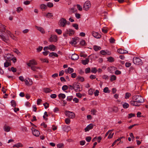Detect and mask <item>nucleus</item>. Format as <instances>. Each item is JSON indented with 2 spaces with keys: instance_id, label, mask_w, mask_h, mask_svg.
I'll list each match as a JSON object with an SVG mask.
<instances>
[{
  "instance_id": "60",
  "label": "nucleus",
  "mask_w": 148,
  "mask_h": 148,
  "mask_svg": "<svg viewBox=\"0 0 148 148\" xmlns=\"http://www.w3.org/2000/svg\"><path fill=\"white\" fill-rule=\"evenodd\" d=\"M91 138L90 136H88L86 138V140L88 142H89L91 140Z\"/></svg>"
},
{
  "instance_id": "55",
  "label": "nucleus",
  "mask_w": 148,
  "mask_h": 148,
  "mask_svg": "<svg viewBox=\"0 0 148 148\" xmlns=\"http://www.w3.org/2000/svg\"><path fill=\"white\" fill-rule=\"evenodd\" d=\"M102 31L104 33H107L108 32V30L106 28H103L102 29Z\"/></svg>"
},
{
  "instance_id": "53",
  "label": "nucleus",
  "mask_w": 148,
  "mask_h": 148,
  "mask_svg": "<svg viewBox=\"0 0 148 148\" xmlns=\"http://www.w3.org/2000/svg\"><path fill=\"white\" fill-rule=\"evenodd\" d=\"M108 61L109 62H112L114 61V59L112 57H109L108 58Z\"/></svg>"
},
{
  "instance_id": "2",
  "label": "nucleus",
  "mask_w": 148,
  "mask_h": 148,
  "mask_svg": "<svg viewBox=\"0 0 148 148\" xmlns=\"http://www.w3.org/2000/svg\"><path fill=\"white\" fill-rule=\"evenodd\" d=\"M133 61L134 64L137 65H142L143 63L142 60L138 57H134Z\"/></svg>"
},
{
  "instance_id": "51",
  "label": "nucleus",
  "mask_w": 148,
  "mask_h": 148,
  "mask_svg": "<svg viewBox=\"0 0 148 148\" xmlns=\"http://www.w3.org/2000/svg\"><path fill=\"white\" fill-rule=\"evenodd\" d=\"M88 93L89 95H92L93 93V90L92 89H90L88 91Z\"/></svg>"
},
{
  "instance_id": "45",
  "label": "nucleus",
  "mask_w": 148,
  "mask_h": 148,
  "mask_svg": "<svg viewBox=\"0 0 148 148\" xmlns=\"http://www.w3.org/2000/svg\"><path fill=\"white\" fill-rule=\"evenodd\" d=\"M43 47L42 46H39L38 48H37L36 50L38 52L40 51L42 49Z\"/></svg>"
},
{
  "instance_id": "54",
  "label": "nucleus",
  "mask_w": 148,
  "mask_h": 148,
  "mask_svg": "<svg viewBox=\"0 0 148 148\" xmlns=\"http://www.w3.org/2000/svg\"><path fill=\"white\" fill-rule=\"evenodd\" d=\"M73 98V97L72 96H68L67 98V100L68 101H70L72 100Z\"/></svg>"
},
{
  "instance_id": "15",
  "label": "nucleus",
  "mask_w": 148,
  "mask_h": 148,
  "mask_svg": "<svg viewBox=\"0 0 148 148\" xmlns=\"http://www.w3.org/2000/svg\"><path fill=\"white\" fill-rule=\"evenodd\" d=\"M117 52L120 54H124L127 53L128 51L126 50H124L121 49H118Z\"/></svg>"
},
{
  "instance_id": "25",
  "label": "nucleus",
  "mask_w": 148,
  "mask_h": 148,
  "mask_svg": "<svg viewBox=\"0 0 148 148\" xmlns=\"http://www.w3.org/2000/svg\"><path fill=\"white\" fill-rule=\"evenodd\" d=\"M5 59L8 60H10L12 59V56L10 54H7L5 57Z\"/></svg>"
},
{
  "instance_id": "30",
  "label": "nucleus",
  "mask_w": 148,
  "mask_h": 148,
  "mask_svg": "<svg viewBox=\"0 0 148 148\" xmlns=\"http://www.w3.org/2000/svg\"><path fill=\"white\" fill-rule=\"evenodd\" d=\"M123 106L124 108H128L129 104L127 103H125L123 104Z\"/></svg>"
},
{
  "instance_id": "46",
  "label": "nucleus",
  "mask_w": 148,
  "mask_h": 148,
  "mask_svg": "<svg viewBox=\"0 0 148 148\" xmlns=\"http://www.w3.org/2000/svg\"><path fill=\"white\" fill-rule=\"evenodd\" d=\"M112 131L110 133H109V135L108 137V138L109 139H110V138H112L113 136L114 133H112Z\"/></svg>"
},
{
  "instance_id": "59",
  "label": "nucleus",
  "mask_w": 148,
  "mask_h": 148,
  "mask_svg": "<svg viewBox=\"0 0 148 148\" xmlns=\"http://www.w3.org/2000/svg\"><path fill=\"white\" fill-rule=\"evenodd\" d=\"M80 14L79 13H76L75 14V17L77 19H79L80 18Z\"/></svg>"
},
{
  "instance_id": "27",
  "label": "nucleus",
  "mask_w": 148,
  "mask_h": 148,
  "mask_svg": "<svg viewBox=\"0 0 148 148\" xmlns=\"http://www.w3.org/2000/svg\"><path fill=\"white\" fill-rule=\"evenodd\" d=\"M43 90L44 92L46 93L50 92L52 90H51L49 88H45L43 89Z\"/></svg>"
},
{
  "instance_id": "34",
  "label": "nucleus",
  "mask_w": 148,
  "mask_h": 148,
  "mask_svg": "<svg viewBox=\"0 0 148 148\" xmlns=\"http://www.w3.org/2000/svg\"><path fill=\"white\" fill-rule=\"evenodd\" d=\"M131 94L129 92H126L125 94V98L126 99H128L131 96Z\"/></svg>"
},
{
  "instance_id": "37",
  "label": "nucleus",
  "mask_w": 148,
  "mask_h": 148,
  "mask_svg": "<svg viewBox=\"0 0 148 148\" xmlns=\"http://www.w3.org/2000/svg\"><path fill=\"white\" fill-rule=\"evenodd\" d=\"M55 32L59 35L61 34L62 33V30L60 29H56Z\"/></svg>"
},
{
  "instance_id": "26",
  "label": "nucleus",
  "mask_w": 148,
  "mask_h": 148,
  "mask_svg": "<svg viewBox=\"0 0 148 148\" xmlns=\"http://www.w3.org/2000/svg\"><path fill=\"white\" fill-rule=\"evenodd\" d=\"M58 96L60 99L61 98L63 99L65 98L66 97L65 95L64 94L62 93H60L59 94Z\"/></svg>"
},
{
  "instance_id": "63",
  "label": "nucleus",
  "mask_w": 148,
  "mask_h": 148,
  "mask_svg": "<svg viewBox=\"0 0 148 148\" xmlns=\"http://www.w3.org/2000/svg\"><path fill=\"white\" fill-rule=\"evenodd\" d=\"M49 53V52L48 51H45L43 52L42 53L44 56H47L48 54Z\"/></svg>"
},
{
  "instance_id": "40",
  "label": "nucleus",
  "mask_w": 148,
  "mask_h": 148,
  "mask_svg": "<svg viewBox=\"0 0 148 148\" xmlns=\"http://www.w3.org/2000/svg\"><path fill=\"white\" fill-rule=\"evenodd\" d=\"M10 65V64L8 62H6L4 63V66L5 67H8Z\"/></svg>"
},
{
  "instance_id": "44",
  "label": "nucleus",
  "mask_w": 148,
  "mask_h": 148,
  "mask_svg": "<svg viewBox=\"0 0 148 148\" xmlns=\"http://www.w3.org/2000/svg\"><path fill=\"white\" fill-rule=\"evenodd\" d=\"M91 114L93 115H96V113L97 112V111L95 109H92L91 110Z\"/></svg>"
},
{
  "instance_id": "64",
  "label": "nucleus",
  "mask_w": 148,
  "mask_h": 148,
  "mask_svg": "<svg viewBox=\"0 0 148 148\" xmlns=\"http://www.w3.org/2000/svg\"><path fill=\"white\" fill-rule=\"evenodd\" d=\"M56 94H52L51 95L50 97L51 98L54 99L56 97Z\"/></svg>"
},
{
  "instance_id": "39",
  "label": "nucleus",
  "mask_w": 148,
  "mask_h": 148,
  "mask_svg": "<svg viewBox=\"0 0 148 148\" xmlns=\"http://www.w3.org/2000/svg\"><path fill=\"white\" fill-rule=\"evenodd\" d=\"M116 77L114 75H112L110 78V80L111 81H112L114 80H115L116 79Z\"/></svg>"
},
{
  "instance_id": "47",
  "label": "nucleus",
  "mask_w": 148,
  "mask_h": 148,
  "mask_svg": "<svg viewBox=\"0 0 148 148\" xmlns=\"http://www.w3.org/2000/svg\"><path fill=\"white\" fill-rule=\"evenodd\" d=\"M65 122L66 124H69L70 123L71 121L69 119L66 118L65 119Z\"/></svg>"
},
{
  "instance_id": "19",
  "label": "nucleus",
  "mask_w": 148,
  "mask_h": 148,
  "mask_svg": "<svg viewBox=\"0 0 148 148\" xmlns=\"http://www.w3.org/2000/svg\"><path fill=\"white\" fill-rule=\"evenodd\" d=\"M74 71L73 69L69 67L67 69V70L66 69L65 71V72L66 73H73Z\"/></svg>"
},
{
  "instance_id": "16",
  "label": "nucleus",
  "mask_w": 148,
  "mask_h": 148,
  "mask_svg": "<svg viewBox=\"0 0 148 148\" xmlns=\"http://www.w3.org/2000/svg\"><path fill=\"white\" fill-rule=\"evenodd\" d=\"M36 27L37 29L42 34H44L45 33V31L43 28L37 26H36Z\"/></svg>"
},
{
  "instance_id": "52",
  "label": "nucleus",
  "mask_w": 148,
  "mask_h": 148,
  "mask_svg": "<svg viewBox=\"0 0 148 148\" xmlns=\"http://www.w3.org/2000/svg\"><path fill=\"white\" fill-rule=\"evenodd\" d=\"M109 40L111 43H113L115 42V40L113 38L111 37Z\"/></svg>"
},
{
  "instance_id": "42",
  "label": "nucleus",
  "mask_w": 148,
  "mask_h": 148,
  "mask_svg": "<svg viewBox=\"0 0 148 148\" xmlns=\"http://www.w3.org/2000/svg\"><path fill=\"white\" fill-rule=\"evenodd\" d=\"M91 71L92 72L95 73L97 72V70L96 68H93L91 69Z\"/></svg>"
},
{
  "instance_id": "20",
  "label": "nucleus",
  "mask_w": 148,
  "mask_h": 148,
  "mask_svg": "<svg viewBox=\"0 0 148 148\" xmlns=\"http://www.w3.org/2000/svg\"><path fill=\"white\" fill-rule=\"evenodd\" d=\"M89 60L88 58H86L85 60H82V64L84 65H86L89 62Z\"/></svg>"
},
{
  "instance_id": "28",
  "label": "nucleus",
  "mask_w": 148,
  "mask_h": 148,
  "mask_svg": "<svg viewBox=\"0 0 148 148\" xmlns=\"http://www.w3.org/2000/svg\"><path fill=\"white\" fill-rule=\"evenodd\" d=\"M94 49L96 51L101 49V48L99 46H94L93 47Z\"/></svg>"
},
{
  "instance_id": "38",
  "label": "nucleus",
  "mask_w": 148,
  "mask_h": 148,
  "mask_svg": "<svg viewBox=\"0 0 148 148\" xmlns=\"http://www.w3.org/2000/svg\"><path fill=\"white\" fill-rule=\"evenodd\" d=\"M77 79L82 82H83L84 80V78L83 77H81V76L77 77Z\"/></svg>"
},
{
  "instance_id": "58",
  "label": "nucleus",
  "mask_w": 148,
  "mask_h": 148,
  "mask_svg": "<svg viewBox=\"0 0 148 148\" xmlns=\"http://www.w3.org/2000/svg\"><path fill=\"white\" fill-rule=\"evenodd\" d=\"M19 79L22 82H24L25 81V79L22 76H20L19 77Z\"/></svg>"
},
{
  "instance_id": "23",
  "label": "nucleus",
  "mask_w": 148,
  "mask_h": 148,
  "mask_svg": "<svg viewBox=\"0 0 148 148\" xmlns=\"http://www.w3.org/2000/svg\"><path fill=\"white\" fill-rule=\"evenodd\" d=\"M45 16L47 18H50L53 16V14L52 13L48 12L45 14Z\"/></svg>"
},
{
  "instance_id": "31",
  "label": "nucleus",
  "mask_w": 148,
  "mask_h": 148,
  "mask_svg": "<svg viewBox=\"0 0 148 148\" xmlns=\"http://www.w3.org/2000/svg\"><path fill=\"white\" fill-rule=\"evenodd\" d=\"M40 8L42 10H45L47 9V6L43 4L40 5Z\"/></svg>"
},
{
  "instance_id": "22",
  "label": "nucleus",
  "mask_w": 148,
  "mask_h": 148,
  "mask_svg": "<svg viewBox=\"0 0 148 148\" xmlns=\"http://www.w3.org/2000/svg\"><path fill=\"white\" fill-rule=\"evenodd\" d=\"M79 38L77 37L73 38L71 41V43L75 45L77 43V41Z\"/></svg>"
},
{
  "instance_id": "24",
  "label": "nucleus",
  "mask_w": 148,
  "mask_h": 148,
  "mask_svg": "<svg viewBox=\"0 0 148 148\" xmlns=\"http://www.w3.org/2000/svg\"><path fill=\"white\" fill-rule=\"evenodd\" d=\"M23 146V145L21 143H18L14 145L13 146V147H16L17 148H19V147H21Z\"/></svg>"
},
{
  "instance_id": "13",
  "label": "nucleus",
  "mask_w": 148,
  "mask_h": 148,
  "mask_svg": "<svg viewBox=\"0 0 148 148\" xmlns=\"http://www.w3.org/2000/svg\"><path fill=\"white\" fill-rule=\"evenodd\" d=\"M94 125L92 124L91 123L85 129V131L87 132L92 129L93 128Z\"/></svg>"
},
{
  "instance_id": "8",
  "label": "nucleus",
  "mask_w": 148,
  "mask_h": 148,
  "mask_svg": "<svg viewBox=\"0 0 148 148\" xmlns=\"http://www.w3.org/2000/svg\"><path fill=\"white\" fill-rule=\"evenodd\" d=\"M49 40L51 42H56L58 40L57 36L56 35H51Z\"/></svg>"
},
{
  "instance_id": "12",
  "label": "nucleus",
  "mask_w": 148,
  "mask_h": 148,
  "mask_svg": "<svg viewBox=\"0 0 148 148\" xmlns=\"http://www.w3.org/2000/svg\"><path fill=\"white\" fill-rule=\"evenodd\" d=\"M92 34L93 36L97 38H100L101 37V36L97 32H92Z\"/></svg>"
},
{
  "instance_id": "62",
  "label": "nucleus",
  "mask_w": 148,
  "mask_h": 148,
  "mask_svg": "<svg viewBox=\"0 0 148 148\" xmlns=\"http://www.w3.org/2000/svg\"><path fill=\"white\" fill-rule=\"evenodd\" d=\"M121 73V72L118 70H116L115 72V74L116 75H119Z\"/></svg>"
},
{
  "instance_id": "1",
  "label": "nucleus",
  "mask_w": 148,
  "mask_h": 148,
  "mask_svg": "<svg viewBox=\"0 0 148 148\" xmlns=\"http://www.w3.org/2000/svg\"><path fill=\"white\" fill-rule=\"evenodd\" d=\"M132 101H130L131 104L134 106H138L140 103L143 102L144 100L142 97L139 95H134L132 97Z\"/></svg>"
},
{
  "instance_id": "5",
  "label": "nucleus",
  "mask_w": 148,
  "mask_h": 148,
  "mask_svg": "<svg viewBox=\"0 0 148 148\" xmlns=\"http://www.w3.org/2000/svg\"><path fill=\"white\" fill-rule=\"evenodd\" d=\"M67 23V21L65 19L62 18L59 21V25L61 27H64Z\"/></svg>"
},
{
  "instance_id": "57",
  "label": "nucleus",
  "mask_w": 148,
  "mask_h": 148,
  "mask_svg": "<svg viewBox=\"0 0 148 148\" xmlns=\"http://www.w3.org/2000/svg\"><path fill=\"white\" fill-rule=\"evenodd\" d=\"M77 8L79 10V11H82V7L79 4H77Z\"/></svg>"
},
{
  "instance_id": "35",
  "label": "nucleus",
  "mask_w": 148,
  "mask_h": 148,
  "mask_svg": "<svg viewBox=\"0 0 148 148\" xmlns=\"http://www.w3.org/2000/svg\"><path fill=\"white\" fill-rule=\"evenodd\" d=\"M31 67V69L34 71H36L37 69H39V68L38 67H36L33 66Z\"/></svg>"
},
{
  "instance_id": "4",
  "label": "nucleus",
  "mask_w": 148,
  "mask_h": 148,
  "mask_svg": "<svg viewBox=\"0 0 148 148\" xmlns=\"http://www.w3.org/2000/svg\"><path fill=\"white\" fill-rule=\"evenodd\" d=\"M65 115L69 118L73 119L75 117L74 113L68 111H66L64 113Z\"/></svg>"
},
{
  "instance_id": "43",
  "label": "nucleus",
  "mask_w": 148,
  "mask_h": 148,
  "mask_svg": "<svg viewBox=\"0 0 148 148\" xmlns=\"http://www.w3.org/2000/svg\"><path fill=\"white\" fill-rule=\"evenodd\" d=\"M47 6L49 8H51L53 6V4L51 2H49L47 3Z\"/></svg>"
},
{
  "instance_id": "21",
  "label": "nucleus",
  "mask_w": 148,
  "mask_h": 148,
  "mask_svg": "<svg viewBox=\"0 0 148 148\" xmlns=\"http://www.w3.org/2000/svg\"><path fill=\"white\" fill-rule=\"evenodd\" d=\"M49 56L54 58V57H58V55L56 53L53 52L49 53Z\"/></svg>"
},
{
  "instance_id": "11",
  "label": "nucleus",
  "mask_w": 148,
  "mask_h": 148,
  "mask_svg": "<svg viewBox=\"0 0 148 148\" xmlns=\"http://www.w3.org/2000/svg\"><path fill=\"white\" fill-rule=\"evenodd\" d=\"M27 65L29 66H31V65H36L37 64V63L34 60H29V62L27 63Z\"/></svg>"
},
{
  "instance_id": "48",
  "label": "nucleus",
  "mask_w": 148,
  "mask_h": 148,
  "mask_svg": "<svg viewBox=\"0 0 148 148\" xmlns=\"http://www.w3.org/2000/svg\"><path fill=\"white\" fill-rule=\"evenodd\" d=\"M68 87L66 85H64L62 88V90L64 91L67 90L68 89Z\"/></svg>"
},
{
  "instance_id": "29",
  "label": "nucleus",
  "mask_w": 148,
  "mask_h": 148,
  "mask_svg": "<svg viewBox=\"0 0 148 148\" xmlns=\"http://www.w3.org/2000/svg\"><path fill=\"white\" fill-rule=\"evenodd\" d=\"M40 60L42 62H46L47 63H49V61L47 59H43V58H40Z\"/></svg>"
},
{
  "instance_id": "17",
  "label": "nucleus",
  "mask_w": 148,
  "mask_h": 148,
  "mask_svg": "<svg viewBox=\"0 0 148 148\" xmlns=\"http://www.w3.org/2000/svg\"><path fill=\"white\" fill-rule=\"evenodd\" d=\"M48 46L49 50L52 51H54L56 49V47L53 45H51Z\"/></svg>"
},
{
  "instance_id": "6",
  "label": "nucleus",
  "mask_w": 148,
  "mask_h": 148,
  "mask_svg": "<svg viewBox=\"0 0 148 148\" xmlns=\"http://www.w3.org/2000/svg\"><path fill=\"white\" fill-rule=\"evenodd\" d=\"M91 6L90 2L89 1H86L84 4L83 9L85 10H88Z\"/></svg>"
},
{
  "instance_id": "3",
  "label": "nucleus",
  "mask_w": 148,
  "mask_h": 148,
  "mask_svg": "<svg viewBox=\"0 0 148 148\" xmlns=\"http://www.w3.org/2000/svg\"><path fill=\"white\" fill-rule=\"evenodd\" d=\"M75 33L74 31L70 29H67L63 34V36L65 37H67V35L68 34L69 36H71L74 34Z\"/></svg>"
},
{
  "instance_id": "33",
  "label": "nucleus",
  "mask_w": 148,
  "mask_h": 148,
  "mask_svg": "<svg viewBox=\"0 0 148 148\" xmlns=\"http://www.w3.org/2000/svg\"><path fill=\"white\" fill-rule=\"evenodd\" d=\"M7 34H8V35H9L10 37L12 38V39L13 40H16L14 39H13V38L12 37V36H13V34H12L11 32L9 31H7Z\"/></svg>"
},
{
  "instance_id": "32",
  "label": "nucleus",
  "mask_w": 148,
  "mask_h": 148,
  "mask_svg": "<svg viewBox=\"0 0 148 148\" xmlns=\"http://www.w3.org/2000/svg\"><path fill=\"white\" fill-rule=\"evenodd\" d=\"M103 91L105 93H109L110 92V91L107 87H105L103 89Z\"/></svg>"
},
{
  "instance_id": "56",
  "label": "nucleus",
  "mask_w": 148,
  "mask_h": 148,
  "mask_svg": "<svg viewBox=\"0 0 148 148\" xmlns=\"http://www.w3.org/2000/svg\"><path fill=\"white\" fill-rule=\"evenodd\" d=\"M63 146V144H59L57 145V146L58 148H62Z\"/></svg>"
},
{
  "instance_id": "18",
  "label": "nucleus",
  "mask_w": 148,
  "mask_h": 148,
  "mask_svg": "<svg viewBox=\"0 0 148 148\" xmlns=\"http://www.w3.org/2000/svg\"><path fill=\"white\" fill-rule=\"evenodd\" d=\"M79 57L78 55L76 54H74L71 56V59L73 60H76L78 59Z\"/></svg>"
},
{
  "instance_id": "7",
  "label": "nucleus",
  "mask_w": 148,
  "mask_h": 148,
  "mask_svg": "<svg viewBox=\"0 0 148 148\" xmlns=\"http://www.w3.org/2000/svg\"><path fill=\"white\" fill-rule=\"evenodd\" d=\"M73 89L76 92H79L81 91L82 89H81L80 86L79 84L77 82H75L73 83Z\"/></svg>"
},
{
  "instance_id": "41",
  "label": "nucleus",
  "mask_w": 148,
  "mask_h": 148,
  "mask_svg": "<svg viewBox=\"0 0 148 148\" xmlns=\"http://www.w3.org/2000/svg\"><path fill=\"white\" fill-rule=\"evenodd\" d=\"M11 104L12 106L13 107H14L16 106V102L14 100H12L11 101Z\"/></svg>"
},
{
  "instance_id": "36",
  "label": "nucleus",
  "mask_w": 148,
  "mask_h": 148,
  "mask_svg": "<svg viewBox=\"0 0 148 148\" xmlns=\"http://www.w3.org/2000/svg\"><path fill=\"white\" fill-rule=\"evenodd\" d=\"M72 26L77 30L78 29H79L78 25L77 24L73 23L72 24Z\"/></svg>"
},
{
  "instance_id": "49",
  "label": "nucleus",
  "mask_w": 148,
  "mask_h": 148,
  "mask_svg": "<svg viewBox=\"0 0 148 148\" xmlns=\"http://www.w3.org/2000/svg\"><path fill=\"white\" fill-rule=\"evenodd\" d=\"M5 29V26L4 25L2 26L1 28H0V32H4Z\"/></svg>"
},
{
  "instance_id": "10",
  "label": "nucleus",
  "mask_w": 148,
  "mask_h": 148,
  "mask_svg": "<svg viewBox=\"0 0 148 148\" xmlns=\"http://www.w3.org/2000/svg\"><path fill=\"white\" fill-rule=\"evenodd\" d=\"M32 130L33 134L36 137H38L39 136L40 133L39 132L34 128H32Z\"/></svg>"
},
{
  "instance_id": "14",
  "label": "nucleus",
  "mask_w": 148,
  "mask_h": 148,
  "mask_svg": "<svg viewBox=\"0 0 148 148\" xmlns=\"http://www.w3.org/2000/svg\"><path fill=\"white\" fill-rule=\"evenodd\" d=\"M10 127L6 125H4L3 127V129L6 132H8L10 131Z\"/></svg>"
},
{
  "instance_id": "61",
  "label": "nucleus",
  "mask_w": 148,
  "mask_h": 148,
  "mask_svg": "<svg viewBox=\"0 0 148 148\" xmlns=\"http://www.w3.org/2000/svg\"><path fill=\"white\" fill-rule=\"evenodd\" d=\"M43 105L45 108L46 109L49 107V104L47 103H45L43 104Z\"/></svg>"
},
{
  "instance_id": "50",
  "label": "nucleus",
  "mask_w": 148,
  "mask_h": 148,
  "mask_svg": "<svg viewBox=\"0 0 148 148\" xmlns=\"http://www.w3.org/2000/svg\"><path fill=\"white\" fill-rule=\"evenodd\" d=\"M90 68H86L85 69V72L86 73H89L90 72Z\"/></svg>"
},
{
  "instance_id": "9",
  "label": "nucleus",
  "mask_w": 148,
  "mask_h": 148,
  "mask_svg": "<svg viewBox=\"0 0 148 148\" xmlns=\"http://www.w3.org/2000/svg\"><path fill=\"white\" fill-rule=\"evenodd\" d=\"M24 82L25 84L28 86H30L33 84L32 80L29 77L26 78Z\"/></svg>"
}]
</instances>
